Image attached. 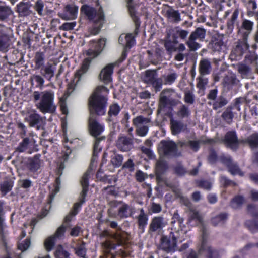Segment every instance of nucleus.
<instances>
[{
    "label": "nucleus",
    "mask_w": 258,
    "mask_h": 258,
    "mask_svg": "<svg viewBox=\"0 0 258 258\" xmlns=\"http://www.w3.org/2000/svg\"><path fill=\"white\" fill-rule=\"evenodd\" d=\"M80 15L89 22L92 26L89 28L90 33L93 35L99 33L105 21V14L102 7L97 9L94 7L83 4L80 8Z\"/></svg>",
    "instance_id": "nucleus-1"
},
{
    "label": "nucleus",
    "mask_w": 258,
    "mask_h": 258,
    "mask_svg": "<svg viewBox=\"0 0 258 258\" xmlns=\"http://www.w3.org/2000/svg\"><path fill=\"white\" fill-rule=\"evenodd\" d=\"M109 89L104 86H97L88 98L90 115L102 116L106 113Z\"/></svg>",
    "instance_id": "nucleus-2"
},
{
    "label": "nucleus",
    "mask_w": 258,
    "mask_h": 258,
    "mask_svg": "<svg viewBox=\"0 0 258 258\" xmlns=\"http://www.w3.org/2000/svg\"><path fill=\"white\" fill-rule=\"evenodd\" d=\"M33 97L35 102L39 100L36 106L42 113H53L55 111L56 107L54 103V93L52 90L34 91Z\"/></svg>",
    "instance_id": "nucleus-3"
},
{
    "label": "nucleus",
    "mask_w": 258,
    "mask_h": 258,
    "mask_svg": "<svg viewBox=\"0 0 258 258\" xmlns=\"http://www.w3.org/2000/svg\"><path fill=\"white\" fill-rule=\"evenodd\" d=\"M128 11L130 17L134 22L135 28L134 31V36L132 33H128L125 36L126 41V47L131 48L136 43L135 37L140 32V28L141 21L140 18L137 15V11L135 7L133 5H129L127 6Z\"/></svg>",
    "instance_id": "nucleus-4"
},
{
    "label": "nucleus",
    "mask_w": 258,
    "mask_h": 258,
    "mask_svg": "<svg viewBox=\"0 0 258 258\" xmlns=\"http://www.w3.org/2000/svg\"><path fill=\"white\" fill-rule=\"evenodd\" d=\"M95 115H90L88 119V129L90 135L96 138L93 148V156L95 155L97 147L101 139H104L105 137L98 138L104 130L103 124L97 121Z\"/></svg>",
    "instance_id": "nucleus-5"
},
{
    "label": "nucleus",
    "mask_w": 258,
    "mask_h": 258,
    "mask_svg": "<svg viewBox=\"0 0 258 258\" xmlns=\"http://www.w3.org/2000/svg\"><path fill=\"white\" fill-rule=\"evenodd\" d=\"M159 152L166 157H176L180 155L178 152V147L175 142L172 140H162L158 145Z\"/></svg>",
    "instance_id": "nucleus-6"
},
{
    "label": "nucleus",
    "mask_w": 258,
    "mask_h": 258,
    "mask_svg": "<svg viewBox=\"0 0 258 258\" xmlns=\"http://www.w3.org/2000/svg\"><path fill=\"white\" fill-rule=\"evenodd\" d=\"M221 142L233 151H236L238 149V139L235 131H228L223 139H221Z\"/></svg>",
    "instance_id": "nucleus-7"
},
{
    "label": "nucleus",
    "mask_w": 258,
    "mask_h": 258,
    "mask_svg": "<svg viewBox=\"0 0 258 258\" xmlns=\"http://www.w3.org/2000/svg\"><path fill=\"white\" fill-rule=\"evenodd\" d=\"M176 244L177 238L172 232L170 233L169 236L163 235L161 238V247L167 252L174 251Z\"/></svg>",
    "instance_id": "nucleus-8"
},
{
    "label": "nucleus",
    "mask_w": 258,
    "mask_h": 258,
    "mask_svg": "<svg viewBox=\"0 0 258 258\" xmlns=\"http://www.w3.org/2000/svg\"><path fill=\"white\" fill-rule=\"evenodd\" d=\"M121 108L118 104L115 103L109 106L106 121L108 123L116 125L118 122V115Z\"/></svg>",
    "instance_id": "nucleus-9"
},
{
    "label": "nucleus",
    "mask_w": 258,
    "mask_h": 258,
    "mask_svg": "<svg viewBox=\"0 0 258 258\" xmlns=\"http://www.w3.org/2000/svg\"><path fill=\"white\" fill-rule=\"evenodd\" d=\"M121 206L117 210V216L120 219H125L129 217H133L136 213L135 208L122 201H120Z\"/></svg>",
    "instance_id": "nucleus-10"
},
{
    "label": "nucleus",
    "mask_w": 258,
    "mask_h": 258,
    "mask_svg": "<svg viewBox=\"0 0 258 258\" xmlns=\"http://www.w3.org/2000/svg\"><path fill=\"white\" fill-rule=\"evenodd\" d=\"M168 168L167 162L164 160H159L156 162L155 165V176L157 182H164L163 175Z\"/></svg>",
    "instance_id": "nucleus-11"
},
{
    "label": "nucleus",
    "mask_w": 258,
    "mask_h": 258,
    "mask_svg": "<svg viewBox=\"0 0 258 258\" xmlns=\"http://www.w3.org/2000/svg\"><path fill=\"white\" fill-rule=\"evenodd\" d=\"M116 147L121 151H129L134 147L133 139L127 136L120 137L116 142Z\"/></svg>",
    "instance_id": "nucleus-12"
},
{
    "label": "nucleus",
    "mask_w": 258,
    "mask_h": 258,
    "mask_svg": "<svg viewBox=\"0 0 258 258\" xmlns=\"http://www.w3.org/2000/svg\"><path fill=\"white\" fill-rule=\"evenodd\" d=\"M205 251L207 252V258H220V254L218 250L213 249L211 246H207V240L204 235L202 239L199 252Z\"/></svg>",
    "instance_id": "nucleus-13"
},
{
    "label": "nucleus",
    "mask_w": 258,
    "mask_h": 258,
    "mask_svg": "<svg viewBox=\"0 0 258 258\" xmlns=\"http://www.w3.org/2000/svg\"><path fill=\"white\" fill-rule=\"evenodd\" d=\"M31 7L29 2H20L16 6V12L18 13L19 17H26L32 13Z\"/></svg>",
    "instance_id": "nucleus-14"
},
{
    "label": "nucleus",
    "mask_w": 258,
    "mask_h": 258,
    "mask_svg": "<svg viewBox=\"0 0 258 258\" xmlns=\"http://www.w3.org/2000/svg\"><path fill=\"white\" fill-rule=\"evenodd\" d=\"M7 31L10 32L11 30L0 29V51L2 52L7 51L10 46V35Z\"/></svg>",
    "instance_id": "nucleus-15"
},
{
    "label": "nucleus",
    "mask_w": 258,
    "mask_h": 258,
    "mask_svg": "<svg viewBox=\"0 0 258 258\" xmlns=\"http://www.w3.org/2000/svg\"><path fill=\"white\" fill-rule=\"evenodd\" d=\"M92 58L90 57L85 58L81 63L80 68L77 70L75 74V79H77L76 82L78 83L85 74L88 72L91 63Z\"/></svg>",
    "instance_id": "nucleus-16"
},
{
    "label": "nucleus",
    "mask_w": 258,
    "mask_h": 258,
    "mask_svg": "<svg viewBox=\"0 0 258 258\" xmlns=\"http://www.w3.org/2000/svg\"><path fill=\"white\" fill-rule=\"evenodd\" d=\"M115 65V63H109L101 70L99 77L105 83H108L112 81V75Z\"/></svg>",
    "instance_id": "nucleus-17"
},
{
    "label": "nucleus",
    "mask_w": 258,
    "mask_h": 258,
    "mask_svg": "<svg viewBox=\"0 0 258 258\" xmlns=\"http://www.w3.org/2000/svg\"><path fill=\"white\" fill-rule=\"evenodd\" d=\"M164 16L172 23L177 24L181 21L180 13L171 6H169V9L166 11Z\"/></svg>",
    "instance_id": "nucleus-18"
},
{
    "label": "nucleus",
    "mask_w": 258,
    "mask_h": 258,
    "mask_svg": "<svg viewBox=\"0 0 258 258\" xmlns=\"http://www.w3.org/2000/svg\"><path fill=\"white\" fill-rule=\"evenodd\" d=\"M239 82L235 74L226 75L223 78L222 81V86L223 89L226 91H230L232 89L234 86L236 85Z\"/></svg>",
    "instance_id": "nucleus-19"
},
{
    "label": "nucleus",
    "mask_w": 258,
    "mask_h": 258,
    "mask_svg": "<svg viewBox=\"0 0 258 258\" xmlns=\"http://www.w3.org/2000/svg\"><path fill=\"white\" fill-rule=\"evenodd\" d=\"M41 156V155L40 154H37L33 157L28 159L27 167L30 171L35 172L40 168Z\"/></svg>",
    "instance_id": "nucleus-20"
},
{
    "label": "nucleus",
    "mask_w": 258,
    "mask_h": 258,
    "mask_svg": "<svg viewBox=\"0 0 258 258\" xmlns=\"http://www.w3.org/2000/svg\"><path fill=\"white\" fill-rule=\"evenodd\" d=\"M165 226L164 218L161 216H156L152 218L149 225V232H155Z\"/></svg>",
    "instance_id": "nucleus-21"
},
{
    "label": "nucleus",
    "mask_w": 258,
    "mask_h": 258,
    "mask_svg": "<svg viewBox=\"0 0 258 258\" xmlns=\"http://www.w3.org/2000/svg\"><path fill=\"white\" fill-rule=\"evenodd\" d=\"M65 11L63 17H62L63 19L73 20L77 18L78 12V7L77 6L68 5L65 7Z\"/></svg>",
    "instance_id": "nucleus-22"
},
{
    "label": "nucleus",
    "mask_w": 258,
    "mask_h": 258,
    "mask_svg": "<svg viewBox=\"0 0 258 258\" xmlns=\"http://www.w3.org/2000/svg\"><path fill=\"white\" fill-rule=\"evenodd\" d=\"M106 43V39L105 38L100 39L97 43L95 46V49H89L87 51V55L93 57L97 56L102 51L103 47Z\"/></svg>",
    "instance_id": "nucleus-23"
},
{
    "label": "nucleus",
    "mask_w": 258,
    "mask_h": 258,
    "mask_svg": "<svg viewBox=\"0 0 258 258\" xmlns=\"http://www.w3.org/2000/svg\"><path fill=\"white\" fill-rule=\"evenodd\" d=\"M137 224L139 229L144 230L148 224V215L145 212L143 208L140 209V214L137 218Z\"/></svg>",
    "instance_id": "nucleus-24"
},
{
    "label": "nucleus",
    "mask_w": 258,
    "mask_h": 258,
    "mask_svg": "<svg viewBox=\"0 0 258 258\" xmlns=\"http://www.w3.org/2000/svg\"><path fill=\"white\" fill-rule=\"evenodd\" d=\"M55 67L52 64H47L40 69V74L42 76L48 81H51L54 77Z\"/></svg>",
    "instance_id": "nucleus-25"
},
{
    "label": "nucleus",
    "mask_w": 258,
    "mask_h": 258,
    "mask_svg": "<svg viewBox=\"0 0 258 258\" xmlns=\"http://www.w3.org/2000/svg\"><path fill=\"white\" fill-rule=\"evenodd\" d=\"M212 70L211 62L207 59H203L200 61L199 71L201 75L209 74Z\"/></svg>",
    "instance_id": "nucleus-26"
},
{
    "label": "nucleus",
    "mask_w": 258,
    "mask_h": 258,
    "mask_svg": "<svg viewBox=\"0 0 258 258\" xmlns=\"http://www.w3.org/2000/svg\"><path fill=\"white\" fill-rule=\"evenodd\" d=\"M228 103L227 98L223 95L219 96L213 103L209 102L208 104L212 105L213 109L217 110L225 106Z\"/></svg>",
    "instance_id": "nucleus-27"
},
{
    "label": "nucleus",
    "mask_w": 258,
    "mask_h": 258,
    "mask_svg": "<svg viewBox=\"0 0 258 258\" xmlns=\"http://www.w3.org/2000/svg\"><path fill=\"white\" fill-rule=\"evenodd\" d=\"M91 171L88 169L83 175L81 180V185L82 190L80 195L83 196H87L89 190V179Z\"/></svg>",
    "instance_id": "nucleus-28"
},
{
    "label": "nucleus",
    "mask_w": 258,
    "mask_h": 258,
    "mask_svg": "<svg viewBox=\"0 0 258 258\" xmlns=\"http://www.w3.org/2000/svg\"><path fill=\"white\" fill-rule=\"evenodd\" d=\"M31 85L35 88L42 89L44 87V78L41 75L33 74L30 78Z\"/></svg>",
    "instance_id": "nucleus-29"
},
{
    "label": "nucleus",
    "mask_w": 258,
    "mask_h": 258,
    "mask_svg": "<svg viewBox=\"0 0 258 258\" xmlns=\"http://www.w3.org/2000/svg\"><path fill=\"white\" fill-rule=\"evenodd\" d=\"M25 120L29 123L30 126L38 127L41 124L42 119L40 115L34 112L30 114L27 117H26Z\"/></svg>",
    "instance_id": "nucleus-30"
},
{
    "label": "nucleus",
    "mask_w": 258,
    "mask_h": 258,
    "mask_svg": "<svg viewBox=\"0 0 258 258\" xmlns=\"http://www.w3.org/2000/svg\"><path fill=\"white\" fill-rule=\"evenodd\" d=\"M228 214L226 212L220 213L216 216L212 218L211 222L212 224L216 226L219 224H224L228 218Z\"/></svg>",
    "instance_id": "nucleus-31"
},
{
    "label": "nucleus",
    "mask_w": 258,
    "mask_h": 258,
    "mask_svg": "<svg viewBox=\"0 0 258 258\" xmlns=\"http://www.w3.org/2000/svg\"><path fill=\"white\" fill-rule=\"evenodd\" d=\"M170 128L172 135H176L181 133L184 126V124L180 121L170 120Z\"/></svg>",
    "instance_id": "nucleus-32"
},
{
    "label": "nucleus",
    "mask_w": 258,
    "mask_h": 258,
    "mask_svg": "<svg viewBox=\"0 0 258 258\" xmlns=\"http://www.w3.org/2000/svg\"><path fill=\"white\" fill-rule=\"evenodd\" d=\"M13 12L11 8L6 5H0V21H7Z\"/></svg>",
    "instance_id": "nucleus-33"
},
{
    "label": "nucleus",
    "mask_w": 258,
    "mask_h": 258,
    "mask_svg": "<svg viewBox=\"0 0 258 258\" xmlns=\"http://www.w3.org/2000/svg\"><path fill=\"white\" fill-rule=\"evenodd\" d=\"M2 212L3 206L0 204V241L4 247L6 249L7 248V242L6 233L4 232L3 220L1 217Z\"/></svg>",
    "instance_id": "nucleus-34"
},
{
    "label": "nucleus",
    "mask_w": 258,
    "mask_h": 258,
    "mask_svg": "<svg viewBox=\"0 0 258 258\" xmlns=\"http://www.w3.org/2000/svg\"><path fill=\"white\" fill-rule=\"evenodd\" d=\"M14 181L11 179L4 181L0 184V190L3 196H5L13 188Z\"/></svg>",
    "instance_id": "nucleus-35"
},
{
    "label": "nucleus",
    "mask_w": 258,
    "mask_h": 258,
    "mask_svg": "<svg viewBox=\"0 0 258 258\" xmlns=\"http://www.w3.org/2000/svg\"><path fill=\"white\" fill-rule=\"evenodd\" d=\"M35 67L39 69L44 67L45 62V55L43 52H37L34 56Z\"/></svg>",
    "instance_id": "nucleus-36"
},
{
    "label": "nucleus",
    "mask_w": 258,
    "mask_h": 258,
    "mask_svg": "<svg viewBox=\"0 0 258 258\" xmlns=\"http://www.w3.org/2000/svg\"><path fill=\"white\" fill-rule=\"evenodd\" d=\"M86 196H83V195H80L78 198V202L75 203L73 207V208L71 212L72 215H76L81 209L82 206L86 202Z\"/></svg>",
    "instance_id": "nucleus-37"
},
{
    "label": "nucleus",
    "mask_w": 258,
    "mask_h": 258,
    "mask_svg": "<svg viewBox=\"0 0 258 258\" xmlns=\"http://www.w3.org/2000/svg\"><path fill=\"white\" fill-rule=\"evenodd\" d=\"M247 144L252 149L258 148V133H254L247 138Z\"/></svg>",
    "instance_id": "nucleus-38"
},
{
    "label": "nucleus",
    "mask_w": 258,
    "mask_h": 258,
    "mask_svg": "<svg viewBox=\"0 0 258 258\" xmlns=\"http://www.w3.org/2000/svg\"><path fill=\"white\" fill-rule=\"evenodd\" d=\"M177 43L178 42L176 40L173 41L169 40L165 41L164 46L168 54H171L172 52L177 51L176 44H177Z\"/></svg>",
    "instance_id": "nucleus-39"
},
{
    "label": "nucleus",
    "mask_w": 258,
    "mask_h": 258,
    "mask_svg": "<svg viewBox=\"0 0 258 258\" xmlns=\"http://www.w3.org/2000/svg\"><path fill=\"white\" fill-rule=\"evenodd\" d=\"M75 253L79 257L87 258V249L85 247V243L82 241L81 244L77 245L75 248Z\"/></svg>",
    "instance_id": "nucleus-40"
},
{
    "label": "nucleus",
    "mask_w": 258,
    "mask_h": 258,
    "mask_svg": "<svg viewBox=\"0 0 258 258\" xmlns=\"http://www.w3.org/2000/svg\"><path fill=\"white\" fill-rule=\"evenodd\" d=\"M245 225L251 232L254 233L258 232V218L246 220Z\"/></svg>",
    "instance_id": "nucleus-41"
},
{
    "label": "nucleus",
    "mask_w": 258,
    "mask_h": 258,
    "mask_svg": "<svg viewBox=\"0 0 258 258\" xmlns=\"http://www.w3.org/2000/svg\"><path fill=\"white\" fill-rule=\"evenodd\" d=\"M206 31L204 28L198 27L192 32L190 36L192 40L203 39L205 38Z\"/></svg>",
    "instance_id": "nucleus-42"
},
{
    "label": "nucleus",
    "mask_w": 258,
    "mask_h": 258,
    "mask_svg": "<svg viewBox=\"0 0 258 258\" xmlns=\"http://www.w3.org/2000/svg\"><path fill=\"white\" fill-rule=\"evenodd\" d=\"M55 258H69L70 254L67 250H64L61 245H59L54 252Z\"/></svg>",
    "instance_id": "nucleus-43"
},
{
    "label": "nucleus",
    "mask_w": 258,
    "mask_h": 258,
    "mask_svg": "<svg viewBox=\"0 0 258 258\" xmlns=\"http://www.w3.org/2000/svg\"><path fill=\"white\" fill-rule=\"evenodd\" d=\"M239 15V10L238 9H236L230 19H228L227 22V26L228 29L232 30L234 27V24L237 20L238 16Z\"/></svg>",
    "instance_id": "nucleus-44"
},
{
    "label": "nucleus",
    "mask_w": 258,
    "mask_h": 258,
    "mask_svg": "<svg viewBox=\"0 0 258 258\" xmlns=\"http://www.w3.org/2000/svg\"><path fill=\"white\" fill-rule=\"evenodd\" d=\"M244 201L243 196L237 195L235 196L230 201V206L232 208L236 209L240 207Z\"/></svg>",
    "instance_id": "nucleus-45"
},
{
    "label": "nucleus",
    "mask_w": 258,
    "mask_h": 258,
    "mask_svg": "<svg viewBox=\"0 0 258 258\" xmlns=\"http://www.w3.org/2000/svg\"><path fill=\"white\" fill-rule=\"evenodd\" d=\"M254 23L253 22L247 20V19H244L242 22L241 26L240 28L239 26H238L237 28L238 29V33L240 31L241 29H244L246 30L248 33H250L253 27Z\"/></svg>",
    "instance_id": "nucleus-46"
},
{
    "label": "nucleus",
    "mask_w": 258,
    "mask_h": 258,
    "mask_svg": "<svg viewBox=\"0 0 258 258\" xmlns=\"http://www.w3.org/2000/svg\"><path fill=\"white\" fill-rule=\"evenodd\" d=\"M67 230V227L64 225V224H62L60 226H59L55 231V233L53 237H54L56 239H62L64 237L65 232Z\"/></svg>",
    "instance_id": "nucleus-47"
},
{
    "label": "nucleus",
    "mask_w": 258,
    "mask_h": 258,
    "mask_svg": "<svg viewBox=\"0 0 258 258\" xmlns=\"http://www.w3.org/2000/svg\"><path fill=\"white\" fill-rule=\"evenodd\" d=\"M210 45H211V48L213 51L220 52L222 49L224 43L222 40L216 39L212 40L210 43Z\"/></svg>",
    "instance_id": "nucleus-48"
},
{
    "label": "nucleus",
    "mask_w": 258,
    "mask_h": 258,
    "mask_svg": "<svg viewBox=\"0 0 258 258\" xmlns=\"http://www.w3.org/2000/svg\"><path fill=\"white\" fill-rule=\"evenodd\" d=\"M229 172L232 175H239L241 176H243V173L241 171L239 166L236 163H232L228 167Z\"/></svg>",
    "instance_id": "nucleus-49"
},
{
    "label": "nucleus",
    "mask_w": 258,
    "mask_h": 258,
    "mask_svg": "<svg viewBox=\"0 0 258 258\" xmlns=\"http://www.w3.org/2000/svg\"><path fill=\"white\" fill-rule=\"evenodd\" d=\"M56 240V239L52 236L48 237L45 240L44 242V246L47 251H50L53 249L55 245Z\"/></svg>",
    "instance_id": "nucleus-50"
},
{
    "label": "nucleus",
    "mask_w": 258,
    "mask_h": 258,
    "mask_svg": "<svg viewBox=\"0 0 258 258\" xmlns=\"http://www.w3.org/2000/svg\"><path fill=\"white\" fill-rule=\"evenodd\" d=\"M196 183L198 187L203 188L207 190H210L212 188L211 183L206 180H197Z\"/></svg>",
    "instance_id": "nucleus-51"
},
{
    "label": "nucleus",
    "mask_w": 258,
    "mask_h": 258,
    "mask_svg": "<svg viewBox=\"0 0 258 258\" xmlns=\"http://www.w3.org/2000/svg\"><path fill=\"white\" fill-rule=\"evenodd\" d=\"M30 142L29 138H25L23 139L22 141L20 142L18 146L16 148V151L19 152H23L27 149Z\"/></svg>",
    "instance_id": "nucleus-52"
},
{
    "label": "nucleus",
    "mask_w": 258,
    "mask_h": 258,
    "mask_svg": "<svg viewBox=\"0 0 258 258\" xmlns=\"http://www.w3.org/2000/svg\"><path fill=\"white\" fill-rule=\"evenodd\" d=\"M166 92H168V90H164L161 93V96L160 97V104L162 105L164 107H166L168 105H172V102L174 100H171L168 97L166 96L162 95L163 94L165 93Z\"/></svg>",
    "instance_id": "nucleus-53"
},
{
    "label": "nucleus",
    "mask_w": 258,
    "mask_h": 258,
    "mask_svg": "<svg viewBox=\"0 0 258 258\" xmlns=\"http://www.w3.org/2000/svg\"><path fill=\"white\" fill-rule=\"evenodd\" d=\"M248 213L254 218H258V206L253 204H250L247 207Z\"/></svg>",
    "instance_id": "nucleus-54"
},
{
    "label": "nucleus",
    "mask_w": 258,
    "mask_h": 258,
    "mask_svg": "<svg viewBox=\"0 0 258 258\" xmlns=\"http://www.w3.org/2000/svg\"><path fill=\"white\" fill-rule=\"evenodd\" d=\"M178 77L176 73H172L164 76V83L166 85H171Z\"/></svg>",
    "instance_id": "nucleus-55"
},
{
    "label": "nucleus",
    "mask_w": 258,
    "mask_h": 258,
    "mask_svg": "<svg viewBox=\"0 0 258 258\" xmlns=\"http://www.w3.org/2000/svg\"><path fill=\"white\" fill-rule=\"evenodd\" d=\"M221 116L225 122L228 123H230L232 121L234 117V114L231 110L228 108L223 112Z\"/></svg>",
    "instance_id": "nucleus-56"
},
{
    "label": "nucleus",
    "mask_w": 258,
    "mask_h": 258,
    "mask_svg": "<svg viewBox=\"0 0 258 258\" xmlns=\"http://www.w3.org/2000/svg\"><path fill=\"white\" fill-rule=\"evenodd\" d=\"M204 75H200L197 79V87L199 89H204L208 83V79L204 77Z\"/></svg>",
    "instance_id": "nucleus-57"
},
{
    "label": "nucleus",
    "mask_w": 258,
    "mask_h": 258,
    "mask_svg": "<svg viewBox=\"0 0 258 258\" xmlns=\"http://www.w3.org/2000/svg\"><path fill=\"white\" fill-rule=\"evenodd\" d=\"M123 159L122 155L117 154L111 157V162L114 167H119L122 165Z\"/></svg>",
    "instance_id": "nucleus-58"
},
{
    "label": "nucleus",
    "mask_w": 258,
    "mask_h": 258,
    "mask_svg": "<svg viewBox=\"0 0 258 258\" xmlns=\"http://www.w3.org/2000/svg\"><path fill=\"white\" fill-rule=\"evenodd\" d=\"M195 101V96L194 93L188 91L184 92V101L187 104H192Z\"/></svg>",
    "instance_id": "nucleus-59"
},
{
    "label": "nucleus",
    "mask_w": 258,
    "mask_h": 258,
    "mask_svg": "<svg viewBox=\"0 0 258 258\" xmlns=\"http://www.w3.org/2000/svg\"><path fill=\"white\" fill-rule=\"evenodd\" d=\"M155 72L153 70H147L145 73V81L150 84L156 79Z\"/></svg>",
    "instance_id": "nucleus-60"
},
{
    "label": "nucleus",
    "mask_w": 258,
    "mask_h": 258,
    "mask_svg": "<svg viewBox=\"0 0 258 258\" xmlns=\"http://www.w3.org/2000/svg\"><path fill=\"white\" fill-rule=\"evenodd\" d=\"M177 114L181 118H185L187 117L190 115V112L185 105H182L179 110Z\"/></svg>",
    "instance_id": "nucleus-61"
},
{
    "label": "nucleus",
    "mask_w": 258,
    "mask_h": 258,
    "mask_svg": "<svg viewBox=\"0 0 258 258\" xmlns=\"http://www.w3.org/2000/svg\"><path fill=\"white\" fill-rule=\"evenodd\" d=\"M219 161L222 164L225 165L227 167L233 163L232 158L230 155L225 156L223 155L220 156L219 157Z\"/></svg>",
    "instance_id": "nucleus-62"
},
{
    "label": "nucleus",
    "mask_w": 258,
    "mask_h": 258,
    "mask_svg": "<svg viewBox=\"0 0 258 258\" xmlns=\"http://www.w3.org/2000/svg\"><path fill=\"white\" fill-rule=\"evenodd\" d=\"M244 98L242 97L236 98L234 99L232 106L230 108V109H234L240 111L241 110L240 106L244 102Z\"/></svg>",
    "instance_id": "nucleus-63"
},
{
    "label": "nucleus",
    "mask_w": 258,
    "mask_h": 258,
    "mask_svg": "<svg viewBox=\"0 0 258 258\" xmlns=\"http://www.w3.org/2000/svg\"><path fill=\"white\" fill-rule=\"evenodd\" d=\"M102 246L107 253H110L111 250L115 249L117 244L110 241H106L102 243Z\"/></svg>",
    "instance_id": "nucleus-64"
}]
</instances>
